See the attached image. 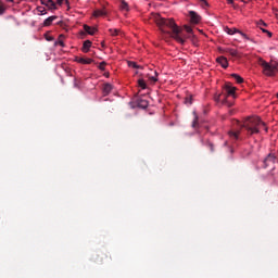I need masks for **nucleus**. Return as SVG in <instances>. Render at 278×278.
<instances>
[{
	"mask_svg": "<svg viewBox=\"0 0 278 278\" xmlns=\"http://www.w3.org/2000/svg\"><path fill=\"white\" fill-rule=\"evenodd\" d=\"M152 18L163 34H167L180 45H184L186 42V39H184V35L181 34L182 29L177 26L175 20L164 18L160 14H154Z\"/></svg>",
	"mask_w": 278,
	"mask_h": 278,
	"instance_id": "obj_1",
	"label": "nucleus"
},
{
	"mask_svg": "<svg viewBox=\"0 0 278 278\" xmlns=\"http://www.w3.org/2000/svg\"><path fill=\"white\" fill-rule=\"evenodd\" d=\"M237 124L245 129L248 136H255V134H260L261 129H265V131H268L266 123L262 122L260 117H248L243 122V124H240V122L238 121Z\"/></svg>",
	"mask_w": 278,
	"mask_h": 278,
	"instance_id": "obj_2",
	"label": "nucleus"
},
{
	"mask_svg": "<svg viewBox=\"0 0 278 278\" xmlns=\"http://www.w3.org/2000/svg\"><path fill=\"white\" fill-rule=\"evenodd\" d=\"M224 90H225L226 94H223V93L215 94L214 96V101L216 103L222 102V105H227L228 108H231V105H233V104L229 103L227 101V97H232L233 99H236V87L231 86L230 83H227L225 85Z\"/></svg>",
	"mask_w": 278,
	"mask_h": 278,
	"instance_id": "obj_3",
	"label": "nucleus"
},
{
	"mask_svg": "<svg viewBox=\"0 0 278 278\" xmlns=\"http://www.w3.org/2000/svg\"><path fill=\"white\" fill-rule=\"evenodd\" d=\"M257 64L263 68V73L267 77H273V75L278 71L277 63H268L264 59H258Z\"/></svg>",
	"mask_w": 278,
	"mask_h": 278,
	"instance_id": "obj_4",
	"label": "nucleus"
},
{
	"mask_svg": "<svg viewBox=\"0 0 278 278\" xmlns=\"http://www.w3.org/2000/svg\"><path fill=\"white\" fill-rule=\"evenodd\" d=\"M275 162H277V156L274 153H269L263 161V168H271L275 170Z\"/></svg>",
	"mask_w": 278,
	"mask_h": 278,
	"instance_id": "obj_5",
	"label": "nucleus"
},
{
	"mask_svg": "<svg viewBox=\"0 0 278 278\" xmlns=\"http://www.w3.org/2000/svg\"><path fill=\"white\" fill-rule=\"evenodd\" d=\"M227 34H229V36H233V34H240V36H242V38H245V40H249V36H247V34L240 31L237 28H226Z\"/></svg>",
	"mask_w": 278,
	"mask_h": 278,
	"instance_id": "obj_6",
	"label": "nucleus"
},
{
	"mask_svg": "<svg viewBox=\"0 0 278 278\" xmlns=\"http://www.w3.org/2000/svg\"><path fill=\"white\" fill-rule=\"evenodd\" d=\"M41 5H46L49 10H58L55 2L53 0H40Z\"/></svg>",
	"mask_w": 278,
	"mask_h": 278,
	"instance_id": "obj_7",
	"label": "nucleus"
},
{
	"mask_svg": "<svg viewBox=\"0 0 278 278\" xmlns=\"http://www.w3.org/2000/svg\"><path fill=\"white\" fill-rule=\"evenodd\" d=\"M189 16L191 18V23H194V24L201 23V16L197 12L190 11Z\"/></svg>",
	"mask_w": 278,
	"mask_h": 278,
	"instance_id": "obj_8",
	"label": "nucleus"
},
{
	"mask_svg": "<svg viewBox=\"0 0 278 278\" xmlns=\"http://www.w3.org/2000/svg\"><path fill=\"white\" fill-rule=\"evenodd\" d=\"M216 62H217L218 64H220V66H222L223 68H227V67L229 66V62L227 61V58H225V56H219V58H217V59H216Z\"/></svg>",
	"mask_w": 278,
	"mask_h": 278,
	"instance_id": "obj_9",
	"label": "nucleus"
},
{
	"mask_svg": "<svg viewBox=\"0 0 278 278\" xmlns=\"http://www.w3.org/2000/svg\"><path fill=\"white\" fill-rule=\"evenodd\" d=\"M53 21H58V16L52 15L43 21V27H51Z\"/></svg>",
	"mask_w": 278,
	"mask_h": 278,
	"instance_id": "obj_10",
	"label": "nucleus"
},
{
	"mask_svg": "<svg viewBox=\"0 0 278 278\" xmlns=\"http://www.w3.org/2000/svg\"><path fill=\"white\" fill-rule=\"evenodd\" d=\"M98 258L100 260V261H99L100 264H105V263L112 261V256H109V255L105 254V253H102L101 255H99Z\"/></svg>",
	"mask_w": 278,
	"mask_h": 278,
	"instance_id": "obj_11",
	"label": "nucleus"
},
{
	"mask_svg": "<svg viewBox=\"0 0 278 278\" xmlns=\"http://www.w3.org/2000/svg\"><path fill=\"white\" fill-rule=\"evenodd\" d=\"M112 84H104L103 88H102V92L104 94V97H108V94H110L112 92Z\"/></svg>",
	"mask_w": 278,
	"mask_h": 278,
	"instance_id": "obj_12",
	"label": "nucleus"
},
{
	"mask_svg": "<svg viewBox=\"0 0 278 278\" xmlns=\"http://www.w3.org/2000/svg\"><path fill=\"white\" fill-rule=\"evenodd\" d=\"M84 29L87 34H89V36H94V34H97V28L90 27L86 24L84 25Z\"/></svg>",
	"mask_w": 278,
	"mask_h": 278,
	"instance_id": "obj_13",
	"label": "nucleus"
},
{
	"mask_svg": "<svg viewBox=\"0 0 278 278\" xmlns=\"http://www.w3.org/2000/svg\"><path fill=\"white\" fill-rule=\"evenodd\" d=\"M90 47H92V41L90 40H86L83 43V52L84 53H88V51H90Z\"/></svg>",
	"mask_w": 278,
	"mask_h": 278,
	"instance_id": "obj_14",
	"label": "nucleus"
},
{
	"mask_svg": "<svg viewBox=\"0 0 278 278\" xmlns=\"http://www.w3.org/2000/svg\"><path fill=\"white\" fill-rule=\"evenodd\" d=\"M76 62H78V64H92L93 60L85 59V58H76Z\"/></svg>",
	"mask_w": 278,
	"mask_h": 278,
	"instance_id": "obj_15",
	"label": "nucleus"
},
{
	"mask_svg": "<svg viewBox=\"0 0 278 278\" xmlns=\"http://www.w3.org/2000/svg\"><path fill=\"white\" fill-rule=\"evenodd\" d=\"M153 74H147V78L149 79V81H151L152 84H155L157 81V72L154 71Z\"/></svg>",
	"mask_w": 278,
	"mask_h": 278,
	"instance_id": "obj_16",
	"label": "nucleus"
},
{
	"mask_svg": "<svg viewBox=\"0 0 278 278\" xmlns=\"http://www.w3.org/2000/svg\"><path fill=\"white\" fill-rule=\"evenodd\" d=\"M137 105H138V108H141L142 110H147L149 108V101L138 100Z\"/></svg>",
	"mask_w": 278,
	"mask_h": 278,
	"instance_id": "obj_17",
	"label": "nucleus"
},
{
	"mask_svg": "<svg viewBox=\"0 0 278 278\" xmlns=\"http://www.w3.org/2000/svg\"><path fill=\"white\" fill-rule=\"evenodd\" d=\"M93 16L97 18L99 16H108V11L105 10H96L93 12Z\"/></svg>",
	"mask_w": 278,
	"mask_h": 278,
	"instance_id": "obj_18",
	"label": "nucleus"
},
{
	"mask_svg": "<svg viewBox=\"0 0 278 278\" xmlns=\"http://www.w3.org/2000/svg\"><path fill=\"white\" fill-rule=\"evenodd\" d=\"M230 77L237 81V84H244V78L238 74H231Z\"/></svg>",
	"mask_w": 278,
	"mask_h": 278,
	"instance_id": "obj_19",
	"label": "nucleus"
},
{
	"mask_svg": "<svg viewBox=\"0 0 278 278\" xmlns=\"http://www.w3.org/2000/svg\"><path fill=\"white\" fill-rule=\"evenodd\" d=\"M226 53H229V55H231L232 58H241L240 53L237 52V50L235 49H228L226 50Z\"/></svg>",
	"mask_w": 278,
	"mask_h": 278,
	"instance_id": "obj_20",
	"label": "nucleus"
},
{
	"mask_svg": "<svg viewBox=\"0 0 278 278\" xmlns=\"http://www.w3.org/2000/svg\"><path fill=\"white\" fill-rule=\"evenodd\" d=\"M119 9L123 10L124 12H129V4L127 2H125V0H123L119 3Z\"/></svg>",
	"mask_w": 278,
	"mask_h": 278,
	"instance_id": "obj_21",
	"label": "nucleus"
},
{
	"mask_svg": "<svg viewBox=\"0 0 278 278\" xmlns=\"http://www.w3.org/2000/svg\"><path fill=\"white\" fill-rule=\"evenodd\" d=\"M58 45H60V47H65L64 45V35H60L58 41L54 42V47H58Z\"/></svg>",
	"mask_w": 278,
	"mask_h": 278,
	"instance_id": "obj_22",
	"label": "nucleus"
},
{
	"mask_svg": "<svg viewBox=\"0 0 278 278\" xmlns=\"http://www.w3.org/2000/svg\"><path fill=\"white\" fill-rule=\"evenodd\" d=\"M37 12L39 16H45V14H47V9L45 7H37Z\"/></svg>",
	"mask_w": 278,
	"mask_h": 278,
	"instance_id": "obj_23",
	"label": "nucleus"
},
{
	"mask_svg": "<svg viewBox=\"0 0 278 278\" xmlns=\"http://www.w3.org/2000/svg\"><path fill=\"white\" fill-rule=\"evenodd\" d=\"M138 86H140L142 90H147V83L144 81V79L140 78L138 80Z\"/></svg>",
	"mask_w": 278,
	"mask_h": 278,
	"instance_id": "obj_24",
	"label": "nucleus"
},
{
	"mask_svg": "<svg viewBox=\"0 0 278 278\" xmlns=\"http://www.w3.org/2000/svg\"><path fill=\"white\" fill-rule=\"evenodd\" d=\"M109 33L111 36H118V34H121V30L116 28H110Z\"/></svg>",
	"mask_w": 278,
	"mask_h": 278,
	"instance_id": "obj_25",
	"label": "nucleus"
},
{
	"mask_svg": "<svg viewBox=\"0 0 278 278\" xmlns=\"http://www.w3.org/2000/svg\"><path fill=\"white\" fill-rule=\"evenodd\" d=\"M194 119L192 122V127L195 128L199 125V116H197V112H193Z\"/></svg>",
	"mask_w": 278,
	"mask_h": 278,
	"instance_id": "obj_26",
	"label": "nucleus"
},
{
	"mask_svg": "<svg viewBox=\"0 0 278 278\" xmlns=\"http://www.w3.org/2000/svg\"><path fill=\"white\" fill-rule=\"evenodd\" d=\"M230 138H235V140H238V136H240V131H230L229 132Z\"/></svg>",
	"mask_w": 278,
	"mask_h": 278,
	"instance_id": "obj_27",
	"label": "nucleus"
},
{
	"mask_svg": "<svg viewBox=\"0 0 278 278\" xmlns=\"http://www.w3.org/2000/svg\"><path fill=\"white\" fill-rule=\"evenodd\" d=\"M191 42H192V45H194L195 47L199 45V39L197 38V36L192 35V37H191Z\"/></svg>",
	"mask_w": 278,
	"mask_h": 278,
	"instance_id": "obj_28",
	"label": "nucleus"
},
{
	"mask_svg": "<svg viewBox=\"0 0 278 278\" xmlns=\"http://www.w3.org/2000/svg\"><path fill=\"white\" fill-rule=\"evenodd\" d=\"M128 66H129V68H137L138 67V63H136L134 61H128Z\"/></svg>",
	"mask_w": 278,
	"mask_h": 278,
	"instance_id": "obj_29",
	"label": "nucleus"
},
{
	"mask_svg": "<svg viewBox=\"0 0 278 278\" xmlns=\"http://www.w3.org/2000/svg\"><path fill=\"white\" fill-rule=\"evenodd\" d=\"M257 27H260V29H264V27H266V23L264 21L260 20L257 23Z\"/></svg>",
	"mask_w": 278,
	"mask_h": 278,
	"instance_id": "obj_30",
	"label": "nucleus"
},
{
	"mask_svg": "<svg viewBox=\"0 0 278 278\" xmlns=\"http://www.w3.org/2000/svg\"><path fill=\"white\" fill-rule=\"evenodd\" d=\"M108 65V63H105V61L101 62L98 66V68H100V71H105V66Z\"/></svg>",
	"mask_w": 278,
	"mask_h": 278,
	"instance_id": "obj_31",
	"label": "nucleus"
},
{
	"mask_svg": "<svg viewBox=\"0 0 278 278\" xmlns=\"http://www.w3.org/2000/svg\"><path fill=\"white\" fill-rule=\"evenodd\" d=\"M262 33H263V34H267L268 38H273V33H270V31L267 30L266 28H262Z\"/></svg>",
	"mask_w": 278,
	"mask_h": 278,
	"instance_id": "obj_32",
	"label": "nucleus"
},
{
	"mask_svg": "<svg viewBox=\"0 0 278 278\" xmlns=\"http://www.w3.org/2000/svg\"><path fill=\"white\" fill-rule=\"evenodd\" d=\"M5 14V7L0 3V16Z\"/></svg>",
	"mask_w": 278,
	"mask_h": 278,
	"instance_id": "obj_33",
	"label": "nucleus"
},
{
	"mask_svg": "<svg viewBox=\"0 0 278 278\" xmlns=\"http://www.w3.org/2000/svg\"><path fill=\"white\" fill-rule=\"evenodd\" d=\"M200 1H201V3H202V8H207V7H210V3H207L206 0H200Z\"/></svg>",
	"mask_w": 278,
	"mask_h": 278,
	"instance_id": "obj_34",
	"label": "nucleus"
},
{
	"mask_svg": "<svg viewBox=\"0 0 278 278\" xmlns=\"http://www.w3.org/2000/svg\"><path fill=\"white\" fill-rule=\"evenodd\" d=\"M66 3V4H68V0H56V3L59 4V5H62V3Z\"/></svg>",
	"mask_w": 278,
	"mask_h": 278,
	"instance_id": "obj_35",
	"label": "nucleus"
},
{
	"mask_svg": "<svg viewBox=\"0 0 278 278\" xmlns=\"http://www.w3.org/2000/svg\"><path fill=\"white\" fill-rule=\"evenodd\" d=\"M185 29H186L187 34H192V27L185 26Z\"/></svg>",
	"mask_w": 278,
	"mask_h": 278,
	"instance_id": "obj_36",
	"label": "nucleus"
},
{
	"mask_svg": "<svg viewBox=\"0 0 278 278\" xmlns=\"http://www.w3.org/2000/svg\"><path fill=\"white\" fill-rule=\"evenodd\" d=\"M185 103H189V105H192V98H187Z\"/></svg>",
	"mask_w": 278,
	"mask_h": 278,
	"instance_id": "obj_37",
	"label": "nucleus"
},
{
	"mask_svg": "<svg viewBox=\"0 0 278 278\" xmlns=\"http://www.w3.org/2000/svg\"><path fill=\"white\" fill-rule=\"evenodd\" d=\"M208 149L212 153H214V144L213 143H208Z\"/></svg>",
	"mask_w": 278,
	"mask_h": 278,
	"instance_id": "obj_38",
	"label": "nucleus"
},
{
	"mask_svg": "<svg viewBox=\"0 0 278 278\" xmlns=\"http://www.w3.org/2000/svg\"><path fill=\"white\" fill-rule=\"evenodd\" d=\"M228 5H233V0H226Z\"/></svg>",
	"mask_w": 278,
	"mask_h": 278,
	"instance_id": "obj_39",
	"label": "nucleus"
},
{
	"mask_svg": "<svg viewBox=\"0 0 278 278\" xmlns=\"http://www.w3.org/2000/svg\"><path fill=\"white\" fill-rule=\"evenodd\" d=\"M47 40L51 42L53 40V37H47Z\"/></svg>",
	"mask_w": 278,
	"mask_h": 278,
	"instance_id": "obj_40",
	"label": "nucleus"
},
{
	"mask_svg": "<svg viewBox=\"0 0 278 278\" xmlns=\"http://www.w3.org/2000/svg\"><path fill=\"white\" fill-rule=\"evenodd\" d=\"M136 68H140V70H142V68H144V66H142V65H138V67H136Z\"/></svg>",
	"mask_w": 278,
	"mask_h": 278,
	"instance_id": "obj_41",
	"label": "nucleus"
},
{
	"mask_svg": "<svg viewBox=\"0 0 278 278\" xmlns=\"http://www.w3.org/2000/svg\"><path fill=\"white\" fill-rule=\"evenodd\" d=\"M9 1V3H14V0H8Z\"/></svg>",
	"mask_w": 278,
	"mask_h": 278,
	"instance_id": "obj_42",
	"label": "nucleus"
}]
</instances>
